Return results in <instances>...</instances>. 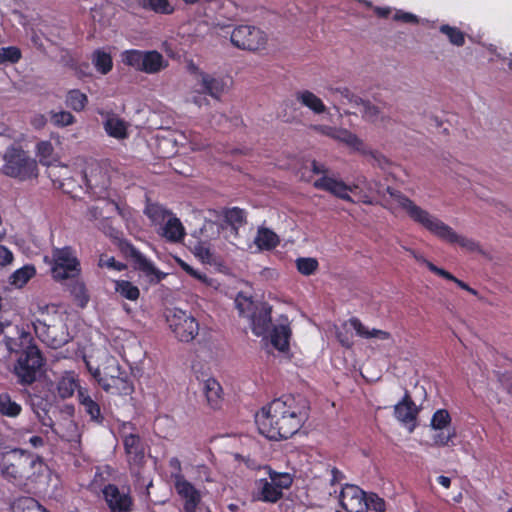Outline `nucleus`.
Masks as SVG:
<instances>
[{"instance_id":"nucleus-53","label":"nucleus","mask_w":512,"mask_h":512,"mask_svg":"<svg viewBox=\"0 0 512 512\" xmlns=\"http://www.w3.org/2000/svg\"><path fill=\"white\" fill-rule=\"evenodd\" d=\"M51 122L57 127H66L75 122V117L68 111L53 112Z\"/></svg>"},{"instance_id":"nucleus-45","label":"nucleus","mask_w":512,"mask_h":512,"mask_svg":"<svg viewBox=\"0 0 512 512\" xmlns=\"http://www.w3.org/2000/svg\"><path fill=\"white\" fill-rule=\"evenodd\" d=\"M451 423V416L448 410L446 409H438L436 410L431 418V427L434 430H443Z\"/></svg>"},{"instance_id":"nucleus-39","label":"nucleus","mask_w":512,"mask_h":512,"mask_svg":"<svg viewBox=\"0 0 512 512\" xmlns=\"http://www.w3.org/2000/svg\"><path fill=\"white\" fill-rule=\"evenodd\" d=\"M36 274V269L33 265H25L17 269L10 277V283L15 287H23L31 278Z\"/></svg>"},{"instance_id":"nucleus-19","label":"nucleus","mask_w":512,"mask_h":512,"mask_svg":"<svg viewBox=\"0 0 512 512\" xmlns=\"http://www.w3.org/2000/svg\"><path fill=\"white\" fill-rule=\"evenodd\" d=\"M291 328L287 317H282L280 322L272 328L270 338L271 344L280 352L289 350Z\"/></svg>"},{"instance_id":"nucleus-16","label":"nucleus","mask_w":512,"mask_h":512,"mask_svg":"<svg viewBox=\"0 0 512 512\" xmlns=\"http://www.w3.org/2000/svg\"><path fill=\"white\" fill-rule=\"evenodd\" d=\"M87 368L97 383L103 388L105 383H109L123 371L118 361L110 356L107 357L102 367L93 368L89 363Z\"/></svg>"},{"instance_id":"nucleus-3","label":"nucleus","mask_w":512,"mask_h":512,"mask_svg":"<svg viewBox=\"0 0 512 512\" xmlns=\"http://www.w3.org/2000/svg\"><path fill=\"white\" fill-rule=\"evenodd\" d=\"M43 458L22 448H13L1 454L0 470L5 480L26 488L34 485L45 469Z\"/></svg>"},{"instance_id":"nucleus-37","label":"nucleus","mask_w":512,"mask_h":512,"mask_svg":"<svg viewBox=\"0 0 512 512\" xmlns=\"http://www.w3.org/2000/svg\"><path fill=\"white\" fill-rule=\"evenodd\" d=\"M66 106L76 112L83 111L88 104V97L79 89L69 90L65 100Z\"/></svg>"},{"instance_id":"nucleus-18","label":"nucleus","mask_w":512,"mask_h":512,"mask_svg":"<svg viewBox=\"0 0 512 512\" xmlns=\"http://www.w3.org/2000/svg\"><path fill=\"white\" fill-rule=\"evenodd\" d=\"M313 186L318 190L329 192L342 200L352 201V198L349 195V192H351L352 189L342 180H337L333 177L324 175L317 179L313 183Z\"/></svg>"},{"instance_id":"nucleus-42","label":"nucleus","mask_w":512,"mask_h":512,"mask_svg":"<svg viewBox=\"0 0 512 512\" xmlns=\"http://www.w3.org/2000/svg\"><path fill=\"white\" fill-rule=\"evenodd\" d=\"M36 153L39 157V161L44 166H50L54 157V147L50 141H41L36 146Z\"/></svg>"},{"instance_id":"nucleus-13","label":"nucleus","mask_w":512,"mask_h":512,"mask_svg":"<svg viewBox=\"0 0 512 512\" xmlns=\"http://www.w3.org/2000/svg\"><path fill=\"white\" fill-rule=\"evenodd\" d=\"M103 498L110 512H131L134 506L130 491H121L115 484H107L102 489Z\"/></svg>"},{"instance_id":"nucleus-41","label":"nucleus","mask_w":512,"mask_h":512,"mask_svg":"<svg viewBox=\"0 0 512 512\" xmlns=\"http://www.w3.org/2000/svg\"><path fill=\"white\" fill-rule=\"evenodd\" d=\"M3 334V325L0 323V336ZM21 342L15 338L4 337L0 341V362L8 359L12 355V351H18Z\"/></svg>"},{"instance_id":"nucleus-1","label":"nucleus","mask_w":512,"mask_h":512,"mask_svg":"<svg viewBox=\"0 0 512 512\" xmlns=\"http://www.w3.org/2000/svg\"><path fill=\"white\" fill-rule=\"evenodd\" d=\"M309 410V404L302 396L282 395L261 408L256 416L258 430L270 440L289 439L307 421Z\"/></svg>"},{"instance_id":"nucleus-56","label":"nucleus","mask_w":512,"mask_h":512,"mask_svg":"<svg viewBox=\"0 0 512 512\" xmlns=\"http://www.w3.org/2000/svg\"><path fill=\"white\" fill-rule=\"evenodd\" d=\"M368 510L373 509L376 512H384L386 509V502L383 498L377 494L371 493L369 497H366Z\"/></svg>"},{"instance_id":"nucleus-44","label":"nucleus","mask_w":512,"mask_h":512,"mask_svg":"<svg viewBox=\"0 0 512 512\" xmlns=\"http://www.w3.org/2000/svg\"><path fill=\"white\" fill-rule=\"evenodd\" d=\"M440 32L445 34L449 42L455 46H463L465 44V34L457 27L444 24L440 26Z\"/></svg>"},{"instance_id":"nucleus-33","label":"nucleus","mask_w":512,"mask_h":512,"mask_svg":"<svg viewBox=\"0 0 512 512\" xmlns=\"http://www.w3.org/2000/svg\"><path fill=\"white\" fill-rule=\"evenodd\" d=\"M203 91L212 97L219 99L224 91V83L221 79L212 77L209 74L202 73Z\"/></svg>"},{"instance_id":"nucleus-6","label":"nucleus","mask_w":512,"mask_h":512,"mask_svg":"<svg viewBox=\"0 0 512 512\" xmlns=\"http://www.w3.org/2000/svg\"><path fill=\"white\" fill-rule=\"evenodd\" d=\"M3 173L19 181H26L38 176L37 162L21 147L11 145L3 156Z\"/></svg>"},{"instance_id":"nucleus-43","label":"nucleus","mask_w":512,"mask_h":512,"mask_svg":"<svg viewBox=\"0 0 512 512\" xmlns=\"http://www.w3.org/2000/svg\"><path fill=\"white\" fill-rule=\"evenodd\" d=\"M268 475L271 483L275 485L280 491L283 492V489H289L293 483V478L289 473L285 472H276L271 467H267Z\"/></svg>"},{"instance_id":"nucleus-27","label":"nucleus","mask_w":512,"mask_h":512,"mask_svg":"<svg viewBox=\"0 0 512 512\" xmlns=\"http://www.w3.org/2000/svg\"><path fill=\"white\" fill-rule=\"evenodd\" d=\"M22 413V406L8 392L0 393V415L14 419Z\"/></svg>"},{"instance_id":"nucleus-2","label":"nucleus","mask_w":512,"mask_h":512,"mask_svg":"<svg viewBox=\"0 0 512 512\" xmlns=\"http://www.w3.org/2000/svg\"><path fill=\"white\" fill-rule=\"evenodd\" d=\"M387 192L413 222L421 225L440 240L449 244H458L468 251H476L478 249V244L474 240L457 234L449 225L430 214L427 210L416 205L414 201L402 192L391 187L387 188Z\"/></svg>"},{"instance_id":"nucleus-22","label":"nucleus","mask_w":512,"mask_h":512,"mask_svg":"<svg viewBox=\"0 0 512 512\" xmlns=\"http://www.w3.org/2000/svg\"><path fill=\"white\" fill-rule=\"evenodd\" d=\"M161 235L168 241L176 243L182 241L185 237V229L181 221L171 215L162 227Z\"/></svg>"},{"instance_id":"nucleus-63","label":"nucleus","mask_w":512,"mask_h":512,"mask_svg":"<svg viewBox=\"0 0 512 512\" xmlns=\"http://www.w3.org/2000/svg\"><path fill=\"white\" fill-rule=\"evenodd\" d=\"M43 413L44 415H42L40 412H36L37 418L43 426L52 428L54 424L52 418L47 415L46 411H43Z\"/></svg>"},{"instance_id":"nucleus-31","label":"nucleus","mask_w":512,"mask_h":512,"mask_svg":"<svg viewBox=\"0 0 512 512\" xmlns=\"http://www.w3.org/2000/svg\"><path fill=\"white\" fill-rule=\"evenodd\" d=\"M92 63L95 69L103 75L108 74L113 68V60L110 53L102 49H96L92 55Z\"/></svg>"},{"instance_id":"nucleus-48","label":"nucleus","mask_w":512,"mask_h":512,"mask_svg":"<svg viewBox=\"0 0 512 512\" xmlns=\"http://www.w3.org/2000/svg\"><path fill=\"white\" fill-rule=\"evenodd\" d=\"M364 494H365V492L358 486L346 484L340 492V496H339L340 505L342 506L344 501H351V500H355V499L357 500L358 497H360L361 495H364Z\"/></svg>"},{"instance_id":"nucleus-15","label":"nucleus","mask_w":512,"mask_h":512,"mask_svg":"<svg viewBox=\"0 0 512 512\" xmlns=\"http://www.w3.org/2000/svg\"><path fill=\"white\" fill-rule=\"evenodd\" d=\"M177 494L184 500L182 512H196L201 502V494L192 483L180 477V480L174 483Z\"/></svg>"},{"instance_id":"nucleus-60","label":"nucleus","mask_w":512,"mask_h":512,"mask_svg":"<svg viewBox=\"0 0 512 512\" xmlns=\"http://www.w3.org/2000/svg\"><path fill=\"white\" fill-rule=\"evenodd\" d=\"M13 254L12 252L5 246L0 245V265L5 266L12 262Z\"/></svg>"},{"instance_id":"nucleus-8","label":"nucleus","mask_w":512,"mask_h":512,"mask_svg":"<svg viewBox=\"0 0 512 512\" xmlns=\"http://www.w3.org/2000/svg\"><path fill=\"white\" fill-rule=\"evenodd\" d=\"M81 273V264L75 249L71 246L53 248L51 274L54 280L63 281L77 278Z\"/></svg>"},{"instance_id":"nucleus-47","label":"nucleus","mask_w":512,"mask_h":512,"mask_svg":"<svg viewBox=\"0 0 512 512\" xmlns=\"http://www.w3.org/2000/svg\"><path fill=\"white\" fill-rule=\"evenodd\" d=\"M22 58L21 50L16 46H8L0 48V64H15Z\"/></svg>"},{"instance_id":"nucleus-49","label":"nucleus","mask_w":512,"mask_h":512,"mask_svg":"<svg viewBox=\"0 0 512 512\" xmlns=\"http://www.w3.org/2000/svg\"><path fill=\"white\" fill-rule=\"evenodd\" d=\"M71 294L74 296L80 307H85L89 301V295L87 294L84 283L76 281L70 289Z\"/></svg>"},{"instance_id":"nucleus-20","label":"nucleus","mask_w":512,"mask_h":512,"mask_svg":"<svg viewBox=\"0 0 512 512\" xmlns=\"http://www.w3.org/2000/svg\"><path fill=\"white\" fill-rule=\"evenodd\" d=\"M77 398L79 404L83 407L85 413L89 416L90 421L96 424H103L104 416L101 407L89 394L87 389H78Z\"/></svg>"},{"instance_id":"nucleus-52","label":"nucleus","mask_w":512,"mask_h":512,"mask_svg":"<svg viewBox=\"0 0 512 512\" xmlns=\"http://www.w3.org/2000/svg\"><path fill=\"white\" fill-rule=\"evenodd\" d=\"M146 214L154 223H160L171 216V213L160 205L149 206Z\"/></svg>"},{"instance_id":"nucleus-25","label":"nucleus","mask_w":512,"mask_h":512,"mask_svg":"<svg viewBox=\"0 0 512 512\" xmlns=\"http://www.w3.org/2000/svg\"><path fill=\"white\" fill-rule=\"evenodd\" d=\"M349 324L356 331L358 336L365 339L378 338L381 340H387L391 337V334L384 330L375 328L369 330L357 317L350 318Z\"/></svg>"},{"instance_id":"nucleus-38","label":"nucleus","mask_w":512,"mask_h":512,"mask_svg":"<svg viewBox=\"0 0 512 512\" xmlns=\"http://www.w3.org/2000/svg\"><path fill=\"white\" fill-rule=\"evenodd\" d=\"M141 5L144 9L161 15H171L175 11L169 0H142Z\"/></svg>"},{"instance_id":"nucleus-34","label":"nucleus","mask_w":512,"mask_h":512,"mask_svg":"<svg viewBox=\"0 0 512 512\" xmlns=\"http://www.w3.org/2000/svg\"><path fill=\"white\" fill-rule=\"evenodd\" d=\"M106 133L114 138L123 139L127 136V127L125 122L117 117H109L104 122Z\"/></svg>"},{"instance_id":"nucleus-9","label":"nucleus","mask_w":512,"mask_h":512,"mask_svg":"<svg viewBox=\"0 0 512 512\" xmlns=\"http://www.w3.org/2000/svg\"><path fill=\"white\" fill-rule=\"evenodd\" d=\"M166 322L174 337L180 342L189 343L199 333L197 319L184 310L174 309L170 311L166 316Z\"/></svg>"},{"instance_id":"nucleus-21","label":"nucleus","mask_w":512,"mask_h":512,"mask_svg":"<svg viewBox=\"0 0 512 512\" xmlns=\"http://www.w3.org/2000/svg\"><path fill=\"white\" fill-rule=\"evenodd\" d=\"M102 389L111 394L129 395L133 392L134 387L127 372L123 370L121 375H117L109 383H105Z\"/></svg>"},{"instance_id":"nucleus-40","label":"nucleus","mask_w":512,"mask_h":512,"mask_svg":"<svg viewBox=\"0 0 512 512\" xmlns=\"http://www.w3.org/2000/svg\"><path fill=\"white\" fill-rule=\"evenodd\" d=\"M78 389L82 388L73 376H64L57 383V393L62 399L71 397Z\"/></svg>"},{"instance_id":"nucleus-58","label":"nucleus","mask_w":512,"mask_h":512,"mask_svg":"<svg viewBox=\"0 0 512 512\" xmlns=\"http://www.w3.org/2000/svg\"><path fill=\"white\" fill-rule=\"evenodd\" d=\"M347 136V140L345 142V144H347L349 147L353 148L354 150L356 151H360L362 153H366L364 147V143L363 141L358 138L355 134L351 133V134H346Z\"/></svg>"},{"instance_id":"nucleus-59","label":"nucleus","mask_w":512,"mask_h":512,"mask_svg":"<svg viewBox=\"0 0 512 512\" xmlns=\"http://www.w3.org/2000/svg\"><path fill=\"white\" fill-rule=\"evenodd\" d=\"M394 20L402 21L404 23H417L418 18L416 15L409 12L397 11L394 15Z\"/></svg>"},{"instance_id":"nucleus-62","label":"nucleus","mask_w":512,"mask_h":512,"mask_svg":"<svg viewBox=\"0 0 512 512\" xmlns=\"http://www.w3.org/2000/svg\"><path fill=\"white\" fill-rule=\"evenodd\" d=\"M372 9L379 18H388L391 14V9L389 7L373 6Z\"/></svg>"},{"instance_id":"nucleus-14","label":"nucleus","mask_w":512,"mask_h":512,"mask_svg":"<svg viewBox=\"0 0 512 512\" xmlns=\"http://www.w3.org/2000/svg\"><path fill=\"white\" fill-rule=\"evenodd\" d=\"M420 409L416 406L408 390H405L402 399L394 406V416L402 424L409 427L412 432L416 427Z\"/></svg>"},{"instance_id":"nucleus-55","label":"nucleus","mask_w":512,"mask_h":512,"mask_svg":"<svg viewBox=\"0 0 512 512\" xmlns=\"http://www.w3.org/2000/svg\"><path fill=\"white\" fill-rule=\"evenodd\" d=\"M441 432L437 433L434 437H433V442L436 446H439V447H446V446H450L451 443H452V440L453 438L456 437V431L455 429H452V431L448 432L447 434H445L443 432V430H440Z\"/></svg>"},{"instance_id":"nucleus-4","label":"nucleus","mask_w":512,"mask_h":512,"mask_svg":"<svg viewBox=\"0 0 512 512\" xmlns=\"http://www.w3.org/2000/svg\"><path fill=\"white\" fill-rule=\"evenodd\" d=\"M16 339L21 342V346L18 351H12V354L18 355L13 374L18 384L29 386L40 377L45 359L39 348L32 344V337L29 334L23 333Z\"/></svg>"},{"instance_id":"nucleus-30","label":"nucleus","mask_w":512,"mask_h":512,"mask_svg":"<svg viewBox=\"0 0 512 512\" xmlns=\"http://www.w3.org/2000/svg\"><path fill=\"white\" fill-rule=\"evenodd\" d=\"M423 262L426 264L427 268L434 274L448 280V281H452L454 282L458 287H460L461 289L463 290H466L468 291L469 293H471L472 295H477V291L473 288H471L467 283H465L464 281L456 278L452 273H450L449 271L443 269V268H440L438 266H436L434 263H432L431 261H428L426 259H423Z\"/></svg>"},{"instance_id":"nucleus-32","label":"nucleus","mask_w":512,"mask_h":512,"mask_svg":"<svg viewBox=\"0 0 512 512\" xmlns=\"http://www.w3.org/2000/svg\"><path fill=\"white\" fill-rule=\"evenodd\" d=\"M224 221L230 225L235 232H238V229L246 224V212L245 210L239 207L228 208L224 211Z\"/></svg>"},{"instance_id":"nucleus-24","label":"nucleus","mask_w":512,"mask_h":512,"mask_svg":"<svg viewBox=\"0 0 512 512\" xmlns=\"http://www.w3.org/2000/svg\"><path fill=\"white\" fill-rule=\"evenodd\" d=\"M259 490L257 499L266 503H276L283 497V492L280 491L271 481L267 479H260Z\"/></svg>"},{"instance_id":"nucleus-28","label":"nucleus","mask_w":512,"mask_h":512,"mask_svg":"<svg viewBox=\"0 0 512 512\" xmlns=\"http://www.w3.org/2000/svg\"><path fill=\"white\" fill-rule=\"evenodd\" d=\"M296 98L302 105L308 107L316 114H322L326 110L323 101L309 90L297 92Z\"/></svg>"},{"instance_id":"nucleus-35","label":"nucleus","mask_w":512,"mask_h":512,"mask_svg":"<svg viewBox=\"0 0 512 512\" xmlns=\"http://www.w3.org/2000/svg\"><path fill=\"white\" fill-rule=\"evenodd\" d=\"M115 292L130 301H136L140 297L139 288L128 280H116Z\"/></svg>"},{"instance_id":"nucleus-23","label":"nucleus","mask_w":512,"mask_h":512,"mask_svg":"<svg viewBox=\"0 0 512 512\" xmlns=\"http://www.w3.org/2000/svg\"><path fill=\"white\" fill-rule=\"evenodd\" d=\"M203 392L211 408L217 409L220 407L223 390L216 379L208 378L205 380L203 383Z\"/></svg>"},{"instance_id":"nucleus-64","label":"nucleus","mask_w":512,"mask_h":512,"mask_svg":"<svg viewBox=\"0 0 512 512\" xmlns=\"http://www.w3.org/2000/svg\"><path fill=\"white\" fill-rule=\"evenodd\" d=\"M28 443H29L33 448H40V447H43V446H44L45 441H44V438H43V437L38 436V435H33L32 437H30V438H29Z\"/></svg>"},{"instance_id":"nucleus-51","label":"nucleus","mask_w":512,"mask_h":512,"mask_svg":"<svg viewBox=\"0 0 512 512\" xmlns=\"http://www.w3.org/2000/svg\"><path fill=\"white\" fill-rule=\"evenodd\" d=\"M328 91L331 95H339L341 99H345L348 103L359 104L362 102V99L347 87H329Z\"/></svg>"},{"instance_id":"nucleus-50","label":"nucleus","mask_w":512,"mask_h":512,"mask_svg":"<svg viewBox=\"0 0 512 512\" xmlns=\"http://www.w3.org/2000/svg\"><path fill=\"white\" fill-rule=\"evenodd\" d=\"M341 507L347 512H368L366 494L361 495L357 500L344 501Z\"/></svg>"},{"instance_id":"nucleus-29","label":"nucleus","mask_w":512,"mask_h":512,"mask_svg":"<svg viewBox=\"0 0 512 512\" xmlns=\"http://www.w3.org/2000/svg\"><path fill=\"white\" fill-rule=\"evenodd\" d=\"M423 262L426 264L427 268L434 274L448 280V281H452L454 282L458 287H460L461 289L463 290H466L468 291L469 293H471L472 295H477V291L473 288H471L467 283H465L464 281L456 278L452 273H450L449 271L443 269V268H440L438 266H436L434 263H432L431 261H428L426 259H423Z\"/></svg>"},{"instance_id":"nucleus-10","label":"nucleus","mask_w":512,"mask_h":512,"mask_svg":"<svg viewBox=\"0 0 512 512\" xmlns=\"http://www.w3.org/2000/svg\"><path fill=\"white\" fill-rule=\"evenodd\" d=\"M132 431L136 430L134 424L128 422L122 426V442L127 462L131 473H139L140 469L145 465V446L139 434L130 432L127 433L126 429Z\"/></svg>"},{"instance_id":"nucleus-12","label":"nucleus","mask_w":512,"mask_h":512,"mask_svg":"<svg viewBox=\"0 0 512 512\" xmlns=\"http://www.w3.org/2000/svg\"><path fill=\"white\" fill-rule=\"evenodd\" d=\"M231 43L242 50L258 51L267 44V35L252 25H239L231 33Z\"/></svg>"},{"instance_id":"nucleus-5","label":"nucleus","mask_w":512,"mask_h":512,"mask_svg":"<svg viewBox=\"0 0 512 512\" xmlns=\"http://www.w3.org/2000/svg\"><path fill=\"white\" fill-rule=\"evenodd\" d=\"M235 305L241 317L247 318L251 331L256 336L265 335L272 323V306L264 301H254L252 297L238 293Z\"/></svg>"},{"instance_id":"nucleus-36","label":"nucleus","mask_w":512,"mask_h":512,"mask_svg":"<svg viewBox=\"0 0 512 512\" xmlns=\"http://www.w3.org/2000/svg\"><path fill=\"white\" fill-rule=\"evenodd\" d=\"M13 512H49L37 500L31 497H22L12 505Z\"/></svg>"},{"instance_id":"nucleus-11","label":"nucleus","mask_w":512,"mask_h":512,"mask_svg":"<svg viewBox=\"0 0 512 512\" xmlns=\"http://www.w3.org/2000/svg\"><path fill=\"white\" fill-rule=\"evenodd\" d=\"M119 249L126 258L131 260L134 269L149 278L151 283H159L167 276L128 240H120Z\"/></svg>"},{"instance_id":"nucleus-46","label":"nucleus","mask_w":512,"mask_h":512,"mask_svg":"<svg viewBox=\"0 0 512 512\" xmlns=\"http://www.w3.org/2000/svg\"><path fill=\"white\" fill-rule=\"evenodd\" d=\"M318 261L311 257H301L296 260V267L300 274L310 276L318 269Z\"/></svg>"},{"instance_id":"nucleus-61","label":"nucleus","mask_w":512,"mask_h":512,"mask_svg":"<svg viewBox=\"0 0 512 512\" xmlns=\"http://www.w3.org/2000/svg\"><path fill=\"white\" fill-rule=\"evenodd\" d=\"M337 339L343 347L351 348L353 346L352 335L348 332H337Z\"/></svg>"},{"instance_id":"nucleus-26","label":"nucleus","mask_w":512,"mask_h":512,"mask_svg":"<svg viewBox=\"0 0 512 512\" xmlns=\"http://www.w3.org/2000/svg\"><path fill=\"white\" fill-rule=\"evenodd\" d=\"M260 250H272L280 242L278 235L269 228L260 227L254 240Z\"/></svg>"},{"instance_id":"nucleus-57","label":"nucleus","mask_w":512,"mask_h":512,"mask_svg":"<svg viewBox=\"0 0 512 512\" xmlns=\"http://www.w3.org/2000/svg\"><path fill=\"white\" fill-rule=\"evenodd\" d=\"M169 467L173 470L171 472V478L173 479L174 483L178 482L180 477H184L182 474L181 461L177 457L170 458Z\"/></svg>"},{"instance_id":"nucleus-54","label":"nucleus","mask_w":512,"mask_h":512,"mask_svg":"<svg viewBox=\"0 0 512 512\" xmlns=\"http://www.w3.org/2000/svg\"><path fill=\"white\" fill-rule=\"evenodd\" d=\"M98 265L101 268L105 267V268H108V269H111V270H115V271H119V272L123 271V270H125L127 268L126 264L117 261L112 256L109 257L107 255H101L100 256Z\"/></svg>"},{"instance_id":"nucleus-7","label":"nucleus","mask_w":512,"mask_h":512,"mask_svg":"<svg viewBox=\"0 0 512 512\" xmlns=\"http://www.w3.org/2000/svg\"><path fill=\"white\" fill-rule=\"evenodd\" d=\"M124 65L146 74H157L169 65L164 56L157 50L128 49L121 53Z\"/></svg>"},{"instance_id":"nucleus-17","label":"nucleus","mask_w":512,"mask_h":512,"mask_svg":"<svg viewBox=\"0 0 512 512\" xmlns=\"http://www.w3.org/2000/svg\"><path fill=\"white\" fill-rule=\"evenodd\" d=\"M313 186L318 190L329 192L342 200L352 201V198L349 195V192H351L352 189L342 180H337L333 177L324 175L317 179L313 183Z\"/></svg>"}]
</instances>
